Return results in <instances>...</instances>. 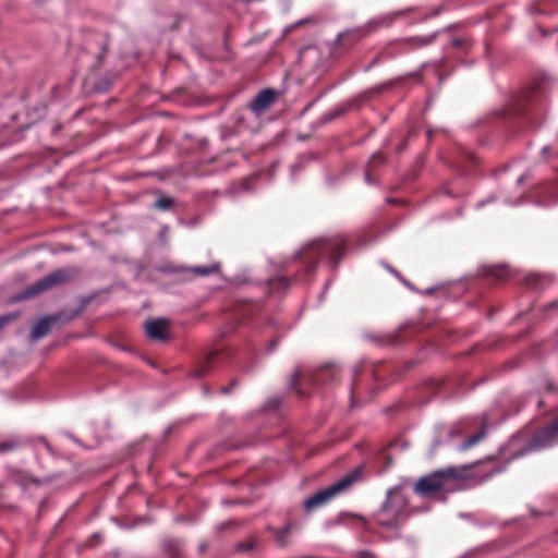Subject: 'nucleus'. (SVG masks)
<instances>
[{
	"label": "nucleus",
	"instance_id": "f257e3e1",
	"mask_svg": "<svg viewBox=\"0 0 558 558\" xmlns=\"http://www.w3.org/2000/svg\"><path fill=\"white\" fill-rule=\"evenodd\" d=\"M547 97L546 82L537 80L526 89L512 96L500 108L492 111L489 117L496 120L500 126L507 129L509 135H523L527 130L539 126Z\"/></svg>",
	"mask_w": 558,
	"mask_h": 558
},
{
	"label": "nucleus",
	"instance_id": "f03ea898",
	"mask_svg": "<svg viewBox=\"0 0 558 558\" xmlns=\"http://www.w3.org/2000/svg\"><path fill=\"white\" fill-rule=\"evenodd\" d=\"M76 275V271L71 268H58L47 276L38 279L33 284L26 287L21 293L14 296V301L21 302L34 299L39 294L47 292L51 289L59 288L63 284L71 282Z\"/></svg>",
	"mask_w": 558,
	"mask_h": 558
},
{
	"label": "nucleus",
	"instance_id": "7ed1b4c3",
	"mask_svg": "<svg viewBox=\"0 0 558 558\" xmlns=\"http://www.w3.org/2000/svg\"><path fill=\"white\" fill-rule=\"evenodd\" d=\"M408 506V499L401 487H392L387 492V497L378 510L377 522L387 527H397L399 517Z\"/></svg>",
	"mask_w": 558,
	"mask_h": 558
},
{
	"label": "nucleus",
	"instance_id": "20e7f679",
	"mask_svg": "<svg viewBox=\"0 0 558 558\" xmlns=\"http://www.w3.org/2000/svg\"><path fill=\"white\" fill-rule=\"evenodd\" d=\"M463 471L456 468H446L433 472L432 474L421 477L414 490L421 496H429L437 492L444 490L450 482L458 481L462 477Z\"/></svg>",
	"mask_w": 558,
	"mask_h": 558
},
{
	"label": "nucleus",
	"instance_id": "39448f33",
	"mask_svg": "<svg viewBox=\"0 0 558 558\" xmlns=\"http://www.w3.org/2000/svg\"><path fill=\"white\" fill-rule=\"evenodd\" d=\"M558 444V415L542 427L535 429L525 446L517 453L514 458L530 452L542 451Z\"/></svg>",
	"mask_w": 558,
	"mask_h": 558
},
{
	"label": "nucleus",
	"instance_id": "423d86ee",
	"mask_svg": "<svg viewBox=\"0 0 558 558\" xmlns=\"http://www.w3.org/2000/svg\"><path fill=\"white\" fill-rule=\"evenodd\" d=\"M345 250L347 239L341 234L316 239V259H327L332 266L338 265Z\"/></svg>",
	"mask_w": 558,
	"mask_h": 558
},
{
	"label": "nucleus",
	"instance_id": "0eeeda50",
	"mask_svg": "<svg viewBox=\"0 0 558 558\" xmlns=\"http://www.w3.org/2000/svg\"><path fill=\"white\" fill-rule=\"evenodd\" d=\"M360 475L361 471L355 469L327 488L316 492V507L325 505L347 492L359 480Z\"/></svg>",
	"mask_w": 558,
	"mask_h": 558
},
{
	"label": "nucleus",
	"instance_id": "6e6552de",
	"mask_svg": "<svg viewBox=\"0 0 558 558\" xmlns=\"http://www.w3.org/2000/svg\"><path fill=\"white\" fill-rule=\"evenodd\" d=\"M391 86H392V82H387V83L374 86L367 90H364L363 93L357 95L355 98L351 99L345 105H343L341 108L336 110L332 113V118L338 117L344 112L361 108L365 102L369 101L373 97L381 94L383 92L389 89Z\"/></svg>",
	"mask_w": 558,
	"mask_h": 558
},
{
	"label": "nucleus",
	"instance_id": "1a4fd4ad",
	"mask_svg": "<svg viewBox=\"0 0 558 558\" xmlns=\"http://www.w3.org/2000/svg\"><path fill=\"white\" fill-rule=\"evenodd\" d=\"M277 98L278 93L276 90L270 88L263 89L248 104V108L256 117H260L274 105Z\"/></svg>",
	"mask_w": 558,
	"mask_h": 558
},
{
	"label": "nucleus",
	"instance_id": "9d476101",
	"mask_svg": "<svg viewBox=\"0 0 558 558\" xmlns=\"http://www.w3.org/2000/svg\"><path fill=\"white\" fill-rule=\"evenodd\" d=\"M364 29H350L340 34L337 39L335 47L331 51L333 58H338L343 50L349 49L356 44L361 38L365 36Z\"/></svg>",
	"mask_w": 558,
	"mask_h": 558
},
{
	"label": "nucleus",
	"instance_id": "9b49d317",
	"mask_svg": "<svg viewBox=\"0 0 558 558\" xmlns=\"http://www.w3.org/2000/svg\"><path fill=\"white\" fill-rule=\"evenodd\" d=\"M167 328L168 322L163 318L150 319L145 324V331L148 338L159 342H166L169 340Z\"/></svg>",
	"mask_w": 558,
	"mask_h": 558
},
{
	"label": "nucleus",
	"instance_id": "f8f14e48",
	"mask_svg": "<svg viewBox=\"0 0 558 558\" xmlns=\"http://www.w3.org/2000/svg\"><path fill=\"white\" fill-rule=\"evenodd\" d=\"M161 551L167 558H184V541L167 536L161 539Z\"/></svg>",
	"mask_w": 558,
	"mask_h": 558
},
{
	"label": "nucleus",
	"instance_id": "ddd939ff",
	"mask_svg": "<svg viewBox=\"0 0 558 558\" xmlns=\"http://www.w3.org/2000/svg\"><path fill=\"white\" fill-rule=\"evenodd\" d=\"M477 163V157L466 150L460 151L459 156L452 160V167L465 174H469L471 172V168L475 167Z\"/></svg>",
	"mask_w": 558,
	"mask_h": 558
},
{
	"label": "nucleus",
	"instance_id": "4468645a",
	"mask_svg": "<svg viewBox=\"0 0 558 558\" xmlns=\"http://www.w3.org/2000/svg\"><path fill=\"white\" fill-rule=\"evenodd\" d=\"M57 322V317L46 316L39 319L32 328V338L34 340L45 337L51 329L53 323Z\"/></svg>",
	"mask_w": 558,
	"mask_h": 558
},
{
	"label": "nucleus",
	"instance_id": "2eb2a0df",
	"mask_svg": "<svg viewBox=\"0 0 558 558\" xmlns=\"http://www.w3.org/2000/svg\"><path fill=\"white\" fill-rule=\"evenodd\" d=\"M339 375V369L336 365L327 364L316 367V383L319 381H335Z\"/></svg>",
	"mask_w": 558,
	"mask_h": 558
},
{
	"label": "nucleus",
	"instance_id": "dca6fc26",
	"mask_svg": "<svg viewBox=\"0 0 558 558\" xmlns=\"http://www.w3.org/2000/svg\"><path fill=\"white\" fill-rule=\"evenodd\" d=\"M216 352H209L203 361L193 369L192 377L202 378L211 372V365L215 360Z\"/></svg>",
	"mask_w": 558,
	"mask_h": 558
},
{
	"label": "nucleus",
	"instance_id": "f3484780",
	"mask_svg": "<svg viewBox=\"0 0 558 558\" xmlns=\"http://www.w3.org/2000/svg\"><path fill=\"white\" fill-rule=\"evenodd\" d=\"M435 37V34L429 36L408 37L404 38L401 41V44L408 47L409 49H417L430 45L434 41Z\"/></svg>",
	"mask_w": 558,
	"mask_h": 558
},
{
	"label": "nucleus",
	"instance_id": "a211bd4d",
	"mask_svg": "<svg viewBox=\"0 0 558 558\" xmlns=\"http://www.w3.org/2000/svg\"><path fill=\"white\" fill-rule=\"evenodd\" d=\"M27 441L20 436H12L0 442V454L23 448Z\"/></svg>",
	"mask_w": 558,
	"mask_h": 558
},
{
	"label": "nucleus",
	"instance_id": "6ab92c4d",
	"mask_svg": "<svg viewBox=\"0 0 558 558\" xmlns=\"http://www.w3.org/2000/svg\"><path fill=\"white\" fill-rule=\"evenodd\" d=\"M296 529L295 522L287 523L282 529H275L274 535L278 546L284 547L288 545V538L293 530Z\"/></svg>",
	"mask_w": 558,
	"mask_h": 558
},
{
	"label": "nucleus",
	"instance_id": "aec40b11",
	"mask_svg": "<svg viewBox=\"0 0 558 558\" xmlns=\"http://www.w3.org/2000/svg\"><path fill=\"white\" fill-rule=\"evenodd\" d=\"M303 377V369L302 367L298 366L293 371L292 375L289 378L288 381V389L295 391L300 399H303L306 397L305 392L300 388V380Z\"/></svg>",
	"mask_w": 558,
	"mask_h": 558
},
{
	"label": "nucleus",
	"instance_id": "412c9836",
	"mask_svg": "<svg viewBox=\"0 0 558 558\" xmlns=\"http://www.w3.org/2000/svg\"><path fill=\"white\" fill-rule=\"evenodd\" d=\"M269 293H280L288 289L289 281L284 277H275L267 282Z\"/></svg>",
	"mask_w": 558,
	"mask_h": 558
},
{
	"label": "nucleus",
	"instance_id": "4be33fe9",
	"mask_svg": "<svg viewBox=\"0 0 558 558\" xmlns=\"http://www.w3.org/2000/svg\"><path fill=\"white\" fill-rule=\"evenodd\" d=\"M260 310V304L257 302H243L236 310V315L242 318L250 317Z\"/></svg>",
	"mask_w": 558,
	"mask_h": 558
},
{
	"label": "nucleus",
	"instance_id": "5701e85b",
	"mask_svg": "<svg viewBox=\"0 0 558 558\" xmlns=\"http://www.w3.org/2000/svg\"><path fill=\"white\" fill-rule=\"evenodd\" d=\"M542 193L544 194L545 202H557L558 201V179L546 183L542 187Z\"/></svg>",
	"mask_w": 558,
	"mask_h": 558
},
{
	"label": "nucleus",
	"instance_id": "b1692460",
	"mask_svg": "<svg viewBox=\"0 0 558 558\" xmlns=\"http://www.w3.org/2000/svg\"><path fill=\"white\" fill-rule=\"evenodd\" d=\"M409 135L412 137L425 136L429 140L434 136H446L448 133L444 129L423 128L421 131H412Z\"/></svg>",
	"mask_w": 558,
	"mask_h": 558
},
{
	"label": "nucleus",
	"instance_id": "393cba45",
	"mask_svg": "<svg viewBox=\"0 0 558 558\" xmlns=\"http://www.w3.org/2000/svg\"><path fill=\"white\" fill-rule=\"evenodd\" d=\"M283 400H284V397L281 395L271 396L266 401V403L264 405V410L268 411V412H270V411L276 412L282 405Z\"/></svg>",
	"mask_w": 558,
	"mask_h": 558
},
{
	"label": "nucleus",
	"instance_id": "a878e982",
	"mask_svg": "<svg viewBox=\"0 0 558 558\" xmlns=\"http://www.w3.org/2000/svg\"><path fill=\"white\" fill-rule=\"evenodd\" d=\"M220 269V265L218 263L211 264L209 266H196L192 268V272L195 276H208L215 272H218Z\"/></svg>",
	"mask_w": 558,
	"mask_h": 558
},
{
	"label": "nucleus",
	"instance_id": "bb28decb",
	"mask_svg": "<svg viewBox=\"0 0 558 558\" xmlns=\"http://www.w3.org/2000/svg\"><path fill=\"white\" fill-rule=\"evenodd\" d=\"M484 437L485 430L481 429L480 432L475 433L474 435L465 439V441L461 446V450L470 449L471 447L475 446L478 441H481Z\"/></svg>",
	"mask_w": 558,
	"mask_h": 558
},
{
	"label": "nucleus",
	"instance_id": "cd10ccee",
	"mask_svg": "<svg viewBox=\"0 0 558 558\" xmlns=\"http://www.w3.org/2000/svg\"><path fill=\"white\" fill-rule=\"evenodd\" d=\"M174 201L169 196H161L154 203V207L159 210H169L173 207Z\"/></svg>",
	"mask_w": 558,
	"mask_h": 558
},
{
	"label": "nucleus",
	"instance_id": "c85d7f7f",
	"mask_svg": "<svg viewBox=\"0 0 558 558\" xmlns=\"http://www.w3.org/2000/svg\"><path fill=\"white\" fill-rule=\"evenodd\" d=\"M488 276L495 278L498 281H502L509 276V270L506 267L498 266L493 267L487 272Z\"/></svg>",
	"mask_w": 558,
	"mask_h": 558
},
{
	"label": "nucleus",
	"instance_id": "c756f323",
	"mask_svg": "<svg viewBox=\"0 0 558 558\" xmlns=\"http://www.w3.org/2000/svg\"><path fill=\"white\" fill-rule=\"evenodd\" d=\"M256 542L254 538H250L243 542H239L235 545V551L238 553H251L255 549Z\"/></svg>",
	"mask_w": 558,
	"mask_h": 558
},
{
	"label": "nucleus",
	"instance_id": "7c9ffc66",
	"mask_svg": "<svg viewBox=\"0 0 558 558\" xmlns=\"http://www.w3.org/2000/svg\"><path fill=\"white\" fill-rule=\"evenodd\" d=\"M19 318V313H8L0 316V332Z\"/></svg>",
	"mask_w": 558,
	"mask_h": 558
},
{
	"label": "nucleus",
	"instance_id": "2f4dec72",
	"mask_svg": "<svg viewBox=\"0 0 558 558\" xmlns=\"http://www.w3.org/2000/svg\"><path fill=\"white\" fill-rule=\"evenodd\" d=\"M240 525V523L235 520H228L226 522H222L216 526L217 532H222L228 529H236Z\"/></svg>",
	"mask_w": 558,
	"mask_h": 558
},
{
	"label": "nucleus",
	"instance_id": "473e14b6",
	"mask_svg": "<svg viewBox=\"0 0 558 558\" xmlns=\"http://www.w3.org/2000/svg\"><path fill=\"white\" fill-rule=\"evenodd\" d=\"M240 386V380L234 378L230 381L228 386H223L220 388V392L222 395H230L235 388Z\"/></svg>",
	"mask_w": 558,
	"mask_h": 558
},
{
	"label": "nucleus",
	"instance_id": "72a5a7b5",
	"mask_svg": "<svg viewBox=\"0 0 558 558\" xmlns=\"http://www.w3.org/2000/svg\"><path fill=\"white\" fill-rule=\"evenodd\" d=\"M385 157L381 154H374L369 160V168H375L384 163Z\"/></svg>",
	"mask_w": 558,
	"mask_h": 558
},
{
	"label": "nucleus",
	"instance_id": "f704fd0d",
	"mask_svg": "<svg viewBox=\"0 0 558 558\" xmlns=\"http://www.w3.org/2000/svg\"><path fill=\"white\" fill-rule=\"evenodd\" d=\"M304 509L307 513H310L314 509V494H312L305 499Z\"/></svg>",
	"mask_w": 558,
	"mask_h": 558
},
{
	"label": "nucleus",
	"instance_id": "c9c22d12",
	"mask_svg": "<svg viewBox=\"0 0 558 558\" xmlns=\"http://www.w3.org/2000/svg\"><path fill=\"white\" fill-rule=\"evenodd\" d=\"M25 481L34 484L35 486H41L45 483V481L34 477V476H27V477H25Z\"/></svg>",
	"mask_w": 558,
	"mask_h": 558
},
{
	"label": "nucleus",
	"instance_id": "e433bc0d",
	"mask_svg": "<svg viewBox=\"0 0 558 558\" xmlns=\"http://www.w3.org/2000/svg\"><path fill=\"white\" fill-rule=\"evenodd\" d=\"M278 342H279L278 338H275V339L270 340L269 343H268V347H267V351L269 353L272 352L277 348Z\"/></svg>",
	"mask_w": 558,
	"mask_h": 558
},
{
	"label": "nucleus",
	"instance_id": "4c0bfd02",
	"mask_svg": "<svg viewBox=\"0 0 558 558\" xmlns=\"http://www.w3.org/2000/svg\"><path fill=\"white\" fill-rule=\"evenodd\" d=\"M36 439H37L38 441L43 442L47 450H49V451L51 450L50 444L48 442V440L46 439V437H44V436H38Z\"/></svg>",
	"mask_w": 558,
	"mask_h": 558
},
{
	"label": "nucleus",
	"instance_id": "58836bf2",
	"mask_svg": "<svg viewBox=\"0 0 558 558\" xmlns=\"http://www.w3.org/2000/svg\"><path fill=\"white\" fill-rule=\"evenodd\" d=\"M357 558H375V556L369 551H359Z\"/></svg>",
	"mask_w": 558,
	"mask_h": 558
},
{
	"label": "nucleus",
	"instance_id": "ea45409f",
	"mask_svg": "<svg viewBox=\"0 0 558 558\" xmlns=\"http://www.w3.org/2000/svg\"><path fill=\"white\" fill-rule=\"evenodd\" d=\"M207 548H208V543H207V542H202V543H199V545H198V551H199L201 554L205 553Z\"/></svg>",
	"mask_w": 558,
	"mask_h": 558
},
{
	"label": "nucleus",
	"instance_id": "a19ab883",
	"mask_svg": "<svg viewBox=\"0 0 558 558\" xmlns=\"http://www.w3.org/2000/svg\"><path fill=\"white\" fill-rule=\"evenodd\" d=\"M379 454H380V457H384L388 461L387 464H390L391 458L385 449H383Z\"/></svg>",
	"mask_w": 558,
	"mask_h": 558
},
{
	"label": "nucleus",
	"instance_id": "79ce46f5",
	"mask_svg": "<svg viewBox=\"0 0 558 558\" xmlns=\"http://www.w3.org/2000/svg\"><path fill=\"white\" fill-rule=\"evenodd\" d=\"M546 391H548V392H555V391H558V389L555 387V385H554V384L548 383V384L546 385Z\"/></svg>",
	"mask_w": 558,
	"mask_h": 558
},
{
	"label": "nucleus",
	"instance_id": "37998d69",
	"mask_svg": "<svg viewBox=\"0 0 558 558\" xmlns=\"http://www.w3.org/2000/svg\"><path fill=\"white\" fill-rule=\"evenodd\" d=\"M388 202L391 203V204H401V201H398V199H395V198H389Z\"/></svg>",
	"mask_w": 558,
	"mask_h": 558
},
{
	"label": "nucleus",
	"instance_id": "c03bdc74",
	"mask_svg": "<svg viewBox=\"0 0 558 558\" xmlns=\"http://www.w3.org/2000/svg\"><path fill=\"white\" fill-rule=\"evenodd\" d=\"M399 342L398 336H393L391 339L392 344H397Z\"/></svg>",
	"mask_w": 558,
	"mask_h": 558
},
{
	"label": "nucleus",
	"instance_id": "a18cd8bd",
	"mask_svg": "<svg viewBox=\"0 0 558 558\" xmlns=\"http://www.w3.org/2000/svg\"><path fill=\"white\" fill-rule=\"evenodd\" d=\"M366 180L367 182H371V173L369 170L366 171Z\"/></svg>",
	"mask_w": 558,
	"mask_h": 558
},
{
	"label": "nucleus",
	"instance_id": "49530a36",
	"mask_svg": "<svg viewBox=\"0 0 558 558\" xmlns=\"http://www.w3.org/2000/svg\"><path fill=\"white\" fill-rule=\"evenodd\" d=\"M252 369H253V365H251V366H248V367L243 368V371H244V372H247V373H248V372H251Z\"/></svg>",
	"mask_w": 558,
	"mask_h": 558
},
{
	"label": "nucleus",
	"instance_id": "de8ad7c7",
	"mask_svg": "<svg viewBox=\"0 0 558 558\" xmlns=\"http://www.w3.org/2000/svg\"><path fill=\"white\" fill-rule=\"evenodd\" d=\"M547 150H548V147H547V146L543 148V153H544V154H545Z\"/></svg>",
	"mask_w": 558,
	"mask_h": 558
},
{
	"label": "nucleus",
	"instance_id": "09e8293b",
	"mask_svg": "<svg viewBox=\"0 0 558 558\" xmlns=\"http://www.w3.org/2000/svg\"><path fill=\"white\" fill-rule=\"evenodd\" d=\"M355 393V386H352V395Z\"/></svg>",
	"mask_w": 558,
	"mask_h": 558
}]
</instances>
